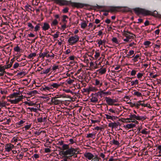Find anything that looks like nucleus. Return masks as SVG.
Returning <instances> with one entry per match:
<instances>
[{"label": "nucleus", "instance_id": "nucleus-47", "mask_svg": "<svg viewBox=\"0 0 161 161\" xmlns=\"http://www.w3.org/2000/svg\"><path fill=\"white\" fill-rule=\"evenodd\" d=\"M28 108L30 109L31 112H36L37 111V109L36 108L29 107Z\"/></svg>", "mask_w": 161, "mask_h": 161}, {"label": "nucleus", "instance_id": "nucleus-39", "mask_svg": "<svg viewBox=\"0 0 161 161\" xmlns=\"http://www.w3.org/2000/svg\"><path fill=\"white\" fill-rule=\"evenodd\" d=\"M40 23H38L36 25L35 27V31L36 32L40 29Z\"/></svg>", "mask_w": 161, "mask_h": 161}, {"label": "nucleus", "instance_id": "nucleus-7", "mask_svg": "<svg viewBox=\"0 0 161 161\" xmlns=\"http://www.w3.org/2000/svg\"><path fill=\"white\" fill-rule=\"evenodd\" d=\"M105 99L106 103L109 105H113L114 103L117 102L116 99H112L109 97H106Z\"/></svg>", "mask_w": 161, "mask_h": 161}, {"label": "nucleus", "instance_id": "nucleus-46", "mask_svg": "<svg viewBox=\"0 0 161 161\" xmlns=\"http://www.w3.org/2000/svg\"><path fill=\"white\" fill-rule=\"evenodd\" d=\"M144 73H139L137 75V77L138 79H140L142 78Z\"/></svg>", "mask_w": 161, "mask_h": 161}, {"label": "nucleus", "instance_id": "nucleus-16", "mask_svg": "<svg viewBox=\"0 0 161 161\" xmlns=\"http://www.w3.org/2000/svg\"><path fill=\"white\" fill-rule=\"evenodd\" d=\"M50 28L49 25L46 22L43 23V25L42 27V30L44 31L48 30Z\"/></svg>", "mask_w": 161, "mask_h": 161}, {"label": "nucleus", "instance_id": "nucleus-19", "mask_svg": "<svg viewBox=\"0 0 161 161\" xmlns=\"http://www.w3.org/2000/svg\"><path fill=\"white\" fill-rule=\"evenodd\" d=\"M93 94H92V98L91 99V102L93 103H95L98 101L97 96H94Z\"/></svg>", "mask_w": 161, "mask_h": 161}, {"label": "nucleus", "instance_id": "nucleus-44", "mask_svg": "<svg viewBox=\"0 0 161 161\" xmlns=\"http://www.w3.org/2000/svg\"><path fill=\"white\" fill-rule=\"evenodd\" d=\"M90 60H91V59L90 57H88L85 59H84V62L87 64H88L89 63Z\"/></svg>", "mask_w": 161, "mask_h": 161}, {"label": "nucleus", "instance_id": "nucleus-3", "mask_svg": "<svg viewBox=\"0 0 161 161\" xmlns=\"http://www.w3.org/2000/svg\"><path fill=\"white\" fill-rule=\"evenodd\" d=\"M133 10L135 13L138 15L142 14L144 15H147L150 14V11L140 8H135L133 9Z\"/></svg>", "mask_w": 161, "mask_h": 161}, {"label": "nucleus", "instance_id": "nucleus-24", "mask_svg": "<svg viewBox=\"0 0 161 161\" xmlns=\"http://www.w3.org/2000/svg\"><path fill=\"white\" fill-rule=\"evenodd\" d=\"M61 86V84L59 83H53L50 85L53 88H53H58Z\"/></svg>", "mask_w": 161, "mask_h": 161}, {"label": "nucleus", "instance_id": "nucleus-27", "mask_svg": "<svg viewBox=\"0 0 161 161\" xmlns=\"http://www.w3.org/2000/svg\"><path fill=\"white\" fill-rule=\"evenodd\" d=\"M50 70H51V68H48L46 70H43L40 73V74L42 75L48 74L50 72Z\"/></svg>", "mask_w": 161, "mask_h": 161}, {"label": "nucleus", "instance_id": "nucleus-17", "mask_svg": "<svg viewBox=\"0 0 161 161\" xmlns=\"http://www.w3.org/2000/svg\"><path fill=\"white\" fill-rule=\"evenodd\" d=\"M5 70L4 66H0V77L3 76L6 73Z\"/></svg>", "mask_w": 161, "mask_h": 161}, {"label": "nucleus", "instance_id": "nucleus-22", "mask_svg": "<svg viewBox=\"0 0 161 161\" xmlns=\"http://www.w3.org/2000/svg\"><path fill=\"white\" fill-rule=\"evenodd\" d=\"M106 71V68H101L97 70L99 73L101 75L104 74Z\"/></svg>", "mask_w": 161, "mask_h": 161}, {"label": "nucleus", "instance_id": "nucleus-8", "mask_svg": "<svg viewBox=\"0 0 161 161\" xmlns=\"http://www.w3.org/2000/svg\"><path fill=\"white\" fill-rule=\"evenodd\" d=\"M76 152L75 150L73 148H71L65 151L64 152L65 155H70V156H72L74 154H75Z\"/></svg>", "mask_w": 161, "mask_h": 161}, {"label": "nucleus", "instance_id": "nucleus-62", "mask_svg": "<svg viewBox=\"0 0 161 161\" xmlns=\"http://www.w3.org/2000/svg\"><path fill=\"white\" fill-rule=\"evenodd\" d=\"M31 6L30 5L27 4V5L25 6V9H26L27 11H29V9H30V8L31 7Z\"/></svg>", "mask_w": 161, "mask_h": 161}, {"label": "nucleus", "instance_id": "nucleus-32", "mask_svg": "<svg viewBox=\"0 0 161 161\" xmlns=\"http://www.w3.org/2000/svg\"><path fill=\"white\" fill-rule=\"evenodd\" d=\"M150 14H149L148 15H151L154 17H158V12L156 11H154L153 12H151L150 11Z\"/></svg>", "mask_w": 161, "mask_h": 161}, {"label": "nucleus", "instance_id": "nucleus-38", "mask_svg": "<svg viewBox=\"0 0 161 161\" xmlns=\"http://www.w3.org/2000/svg\"><path fill=\"white\" fill-rule=\"evenodd\" d=\"M36 55V53H32L30 54L27 57L29 59H31L33 57H35Z\"/></svg>", "mask_w": 161, "mask_h": 161}, {"label": "nucleus", "instance_id": "nucleus-45", "mask_svg": "<svg viewBox=\"0 0 161 161\" xmlns=\"http://www.w3.org/2000/svg\"><path fill=\"white\" fill-rule=\"evenodd\" d=\"M117 10V8L115 7H112L108 10L109 12H114Z\"/></svg>", "mask_w": 161, "mask_h": 161}, {"label": "nucleus", "instance_id": "nucleus-10", "mask_svg": "<svg viewBox=\"0 0 161 161\" xmlns=\"http://www.w3.org/2000/svg\"><path fill=\"white\" fill-rule=\"evenodd\" d=\"M133 35L132 34H130L129 32H127L125 33V36H126V38L124 39V41L126 42H128L130 41V39L133 38L134 37L133 36Z\"/></svg>", "mask_w": 161, "mask_h": 161}, {"label": "nucleus", "instance_id": "nucleus-4", "mask_svg": "<svg viewBox=\"0 0 161 161\" xmlns=\"http://www.w3.org/2000/svg\"><path fill=\"white\" fill-rule=\"evenodd\" d=\"M79 38L80 37L77 35L70 36L68 40L69 45H73L75 44L79 41Z\"/></svg>", "mask_w": 161, "mask_h": 161}, {"label": "nucleus", "instance_id": "nucleus-57", "mask_svg": "<svg viewBox=\"0 0 161 161\" xmlns=\"http://www.w3.org/2000/svg\"><path fill=\"white\" fill-rule=\"evenodd\" d=\"M75 57L73 55L69 56L68 58L70 60L74 61Z\"/></svg>", "mask_w": 161, "mask_h": 161}, {"label": "nucleus", "instance_id": "nucleus-36", "mask_svg": "<svg viewBox=\"0 0 161 161\" xmlns=\"http://www.w3.org/2000/svg\"><path fill=\"white\" fill-rule=\"evenodd\" d=\"M68 17L66 15H63V16L62 21L64 23H66L67 22V20Z\"/></svg>", "mask_w": 161, "mask_h": 161}, {"label": "nucleus", "instance_id": "nucleus-30", "mask_svg": "<svg viewBox=\"0 0 161 161\" xmlns=\"http://www.w3.org/2000/svg\"><path fill=\"white\" fill-rule=\"evenodd\" d=\"M134 54V51L133 50H130L128 54H127V57L128 58H131V57H130V56L133 55ZM134 55H133L132 57H133Z\"/></svg>", "mask_w": 161, "mask_h": 161}, {"label": "nucleus", "instance_id": "nucleus-37", "mask_svg": "<svg viewBox=\"0 0 161 161\" xmlns=\"http://www.w3.org/2000/svg\"><path fill=\"white\" fill-rule=\"evenodd\" d=\"M87 25L85 21H83L81 24V27L82 29H85Z\"/></svg>", "mask_w": 161, "mask_h": 161}, {"label": "nucleus", "instance_id": "nucleus-34", "mask_svg": "<svg viewBox=\"0 0 161 161\" xmlns=\"http://www.w3.org/2000/svg\"><path fill=\"white\" fill-rule=\"evenodd\" d=\"M90 67L92 69H96L97 68V65H95L93 62H92V61L90 63Z\"/></svg>", "mask_w": 161, "mask_h": 161}, {"label": "nucleus", "instance_id": "nucleus-13", "mask_svg": "<svg viewBox=\"0 0 161 161\" xmlns=\"http://www.w3.org/2000/svg\"><path fill=\"white\" fill-rule=\"evenodd\" d=\"M95 94L99 95L101 96H108L111 94V92L110 91H107L105 92L103 91H101L100 92H97Z\"/></svg>", "mask_w": 161, "mask_h": 161}, {"label": "nucleus", "instance_id": "nucleus-12", "mask_svg": "<svg viewBox=\"0 0 161 161\" xmlns=\"http://www.w3.org/2000/svg\"><path fill=\"white\" fill-rule=\"evenodd\" d=\"M95 83L94 85L98 87H100L103 85L102 80L99 79H96L94 80Z\"/></svg>", "mask_w": 161, "mask_h": 161}, {"label": "nucleus", "instance_id": "nucleus-58", "mask_svg": "<svg viewBox=\"0 0 161 161\" xmlns=\"http://www.w3.org/2000/svg\"><path fill=\"white\" fill-rule=\"evenodd\" d=\"M13 97H14L15 98L17 97H19V93L18 92H14L13 94H12Z\"/></svg>", "mask_w": 161, "mask_h": 161}, {"label": "nucleus", "instance_id": "nucleus-59", "mask_svg": "<svg viewBox=\"0 0 161 161\" xmlns=\"http://www.w3.org/2000/svg\"><path fill=\"white\" fill-rule=\"evenodd\" d=\"M136 71L135 70H132L131 72L130 75L132 76L135 75L136 73Z\"/></svg>", "mask_w": 161, "mask_h": 161}, {"label": "nucleus", "instance_id": "nucleus-2", "mask_svg": "<svg viewBox=\"0 0 161 161\" xmlns=\"http://www.w3.org/2000/svg\"><path fill=\"white\" fill-rule=\"evenodd\" d=\"M54 2L60 5H71L76 7H78V4L77 3H73L70 1L65 0H52Z\"/></svg>", "mask_w": 161, "mask_h": 161}, {"label": "nucleus", "instance_id": "nucleus-60", "mask_svg": "<svg viewBox=\"0 0 161 161\" xmlns=\"http://www.w3.org/2000/svg\"><path fill=\"white\" fill-rule=\"evenodd\" d=\"M151 43V42H150L149 41H146L144 42V45L145 46H149Z\"/></svg>", "mask_w": 161, "mask_h": 161}, {"label": "nucleus", "instance_id": "nucleus-42", "mask_svg": "<svg viewBox=\"0 0 161 161\" xmlns=\"http://www.w3.org/2000/svg\"><path fill=\"white\" fill-rule=\"evenodd\" d=\"M100 158L97 156V155H96L95 156L92 158L91 161H99Z\"/></svg>", "mask_w": 161, "mask_h": 161}, {"label": "nucleus", "instance_id": "nucleus-20", "mask_svg": "<svg viewBox=\"0 0 161 161\" xmlns=\"http://www.w3.org/2000/svg\"><path fill=\"white\" fill-rule=\"evenodd\" d=\"M48 53L49 52H44L43 53H40L39 54V57L40 58H42V59H43L45 57H47V58H48L49 57H48V56L49 55V54H48Z\"/></svg>", "mask_w": 161, "mask_h": 161}, {"label": "nucleus", "instance_id": "nucleus-26", "mask_svg": "<svg viewBox=\"0 0 161 161\" xmlns=\"http://www.w3.org/2000/svg\"><path fill=\"white\" fill-rule=\"evenodd\" d=\"M140 59V56L139 54L136 55L132 59V60L134 63L137 62L138 60V59Z\"/></svg>", "mask_w": 161, "mask_h": 161}, {"label": "nucleus", "instance_id": "nucleus-25", "mask_svg": "<svg viewBox=\"0 0 161 161\" xmlns=\"http://www.w3.org/2000/svg\"><path fill=\"white\" fill-rule=\"evenodd\" d=\"M59 69V66L58 65L54 64L52 67V70L54 72L56 71L57 70H58Z\"/></svg>", "mask_w": 161, "mask_h": 161}, {"label": "nucleus", "instance_id": "nucleus-64", "mask_svg": "<svg viewBox=\"0 0 161 161\" xmlns=\"http://www.w3.org/2000/svg\"><path fill=\"white\" fill-rule=\"evenodd\" d=\"M37 121L38 122H43V119L42 117H40L37 119Z\"/></svg>", "mask_w": 161, "mask_h": 161}, {"label": "nucleus", "instance_id": "nucleus-43", "mask_svg": "<svg viewBox=\"0 0 161 161\" xmlns=\"http://www.w3.org/2000/svg\"><path fill=\"white\" fill-rule=\"evenodd\" d=\"M58 23V22L56 19H54L52 22L51 25H56Z\"/></svg>", "mask_w": 161, "mask_h": 161}, {"label": "nucleus", "instance_id": "nucleus-53", "mask_svg": "<svg viewBox=\"0 0 161 161\" xmlns=\"http://www.w3.org/2000/svg\"><path fill=\"white\" fill-rule=\"evenodd\" d=\"M97 44L98 45L99 47H100L101 45H103L102 40H97Z\"/></svg>", "mask_w": 161, "mask_h": 161}, {"label": "nucleus", "instance_id": "nucleus-18", "mask_svg": "<svg viewBox=\"0 0 161 161\" xmlns=\"http://www.w3.org/2000/svg\"><path fill=\"white\" fill-rule=\"evenodd\" d=\"M111 114V113H108V114H105V118L107 119H110L112 120H113L114 119H115V117L114 116H111L110 115Z\"/></svg>", "mask_w": 161, "mask_h": 161}, {"label": "nucleus", "instance_id": "nucleus-50", "mask_svg": "<svg viewBox=\"0 0 161 161\" xmlns=\"http://www.w3.org/2000/svg\"><path fill=\"white\" fill-rule=\"evenodd\" d=\"M95 134L94 133H89L88 134H87L86 137H91L93 138L95 137Z\"/></svg>", "mask_w": 161, "mask_h": 161}, {"label": "nucleus", "instance_id": "nucleus-40", "mask_svg": "<svg viewBox=\"0 0 161 161\" xmlns=\"http://www.w3.org/2000/svg\"><path fill=\"white\" fill-rule=\"evenodd\" d=\"M12 65V63L10 62L9 64H8L7 65H4V68L6 69H8L10 68Z\"/></svg>", "mask_w": 161, "mask_h": 161}, {"label": "nucleus", "instance_id": "nucleus-41", "mask_svg": "<svg viewBox=\"0 0 161 161\" xmlns=\"http://www.w3.org/2000/svg\"><path fill=\"white\" fill-rule=\"evenodd\" d=\"M130 84L131 86L137 85L138 84V80H136L135 81H131Z\"/></svg>", "mask_w": 161, "mask_h": 161}, {"label": "nucleus", "instance_id": "nucleus-52", "mask_svg": "<svg viewBox=\"0 0 161 161\" xmlns=\"http://www.w3.org/2000/svg\"><path fill=\"white\" fill-rule=\"evenodd\" d=\"M19 66V64L18 63L16 62L14 64L13 68L14 69H16Z\"/></svg>", "mask_w": 161, "mask_h": 161}, {"label": "nucleus", "instance_id": "nucleus-5", "mask_svg": "<svg viewBox=\"0 0 161 161\" xmlns=\"http://www.w3.org/2000/svg\"><path fill=\"white\" fill-rule=\"evenodd\" d=\"M61 96H62L60 95L58 97V96L57 95L56 96L52 97L51 100V104L57 105L61 103L62 101L60 100L57 99V98L60 97Z\"/></svg>", "mask_w": 161, "mask_h": 161}, {"label": "nucleus", "instance_id": "nucleus-14", "mask_svg": "<svg viewBox=\"0 0 161 161\" xmlns=\"http://www.w3.org/2000/svg\"><path fill=\"white\" fill-rule=\"evenodd\" d=\"M14 147V146L13 145L10 143L8 144L5 146V149L6 151L9 152L11 151Z\"/></svg>", "mask_w": 161, "mask_h": 161}, {"label": "nucleus", "instance_id": "nucleus-49", "mask_svg": "<svg viewBox=\"0 0 161 161\" xmlns=\"http://www.w3.org/2000/svg\"><path fill=\"white\" fill-rule=\"evenodd\" d=\"M18 141V139L17 137H14L12 138V139L11 141V142H14V143H15L17 142Z\"/></svg>", "mask_w": 161, "mask_h": 161}, {"label": "nucleus", "instance_id": "nucleus-28", "mask_svg": "<svg viewBox=\"0 0 161 161\" xmlns=\"http://www.w3.org/2000/svg\"><path fill=\"white\" fill-rule=\"evenodd\" d=\"M6 105H8L6 101H0V107H5Z\"/></svg>", "mask_w": 161, "mask_h": 161}, {"label": "nucleus", "instance_id": "nucleus-55", "mask_svg": "<svg viewBox=\"0 0 161 161\" xmlns=\"http://www.w3.org/2000/svg\"><path fill=\"white\" fill-rule=\"evenodd\" d=\"M31 125L30 124L26 125L24 127L25 130H28L29 128H31Z\"/></svg>", "mask_w": 161, "mask_h": 161}, {"label": "nucleus", "instance_id": "nucleus-6", "mask_svg": "<svg viewBox=\"0 0 161 161\" xmlns=\"http://www.w3.org/2000/svg\"><path fill=\"white\" fill-rule=\"evenodd\" d=\"M23 99V96L21 95L15 98L14 99H8V101L11 104H16L18 103Z\"/></svg>", "mask_w": 161, "mask_h": 161}, {"label": "nucleus", "instance_id": "nucleus-29", "mask_svg": "<svg viewBox=\"0 0 161 161\" xmlns=\"http://www.w3.org/2000/svg\"><path fill=\"white\" fill-rule=\"evenodd\" d=\"M111 144L114 145H117L118 146L119 145V143L117 140H115L114 139L110 141Z\"/></svg>", "mask_w": 161, "mask_h": 161}, {"label": "nucleus", "instance_id": "nucleus-61", "mask_svg": "<svg viewBox=\"0 0 161 161\" xmlns=\"http://www.w3.org/2000/svg\"><path fill=\"white\" fill-rule=\"evenodd\" d=\"M18 75H20V76H24L25 75V73L24 72H21L18 73Z\"/></svg>", "mask_w": 161, "mask_h": 161}, {"label": "nucleus", "instance_id": "nucleus-33", "mask_svg": "<svg viewBox=\"0 0 161 161\" xmlns=\"http://www.w3.org/2000/svg\"><path fill=\"white\" fill-rule=\"evenodd\" d=\"M74 81L75 80H71L70 78L66 80L67 84L70 85L73 84L74 82Z\"/></svg>", "mask_w": 161, "mask_h": 161}, {"label": "nucleus", "instance_id": "nucleus-56", "mask_svg": "<svg viewBox=\"0 0 161 161\" xmlns=\"http://www.w3.org/2000/svg\"><path fill=\"white\" fill-rule=\"evenodd\" d=\"M69 9L68 8L66 7L62 11L63 13H66L68 12Z\"/></svg>", "mask_w": 161, "mask_h": 161}, {"label": "nucleus", "instance_id": "nucleus-11", "mask_svg": "<svg viewBox=\"0 0 161 161\" xmlns=\"http://www.w3.org/2000/svg\"><path fill=\"white\" fill-rule=\"evenodd\" d=\"M84 157L89 160H92L94 157V155L91 153L86 152L84 154Z\"/></svg>", "mask_w": 161, "mask_h": 161}, {"label": "nucleus", "instance_id": "nucleus-51", "mask_svg": "<svg viewBox=\"0 0 161 161\" xmlns=\"http://www.w3.org/2000/svg\"><path fill=\"white\" fill-rule=\"evenodd\" d=\"M136 125L135 124H128L127 125V126L128 128H133Z\"/></svg>", "mask_w": 161, "mask_h": 161}, {"label": "nucleus", "instance_id": "nucleus-9", "mask_svg": "<svg viewBox=\"0 0 161 161\" xmlns=\"http://www.w3.org/2000/svg\"><path fill=\"white\" fill-rule=\"evenodd\" d=\"M85 92L89 93L91 92H96L98 91V89L95 86H90L88 88L85 89Z\"/></svg>", "mask_w": 161, "mask_h": 161}, {"label": "nucleus", "instance_id": "nucleus-35", "mask_svg": "<svg viewBox=\"0 0 161 161\" xmlns=\"http://www.w3.org/2000/svg\"><path fill=\"white\" fill-rule=\"evenodd\" d=\"M14 50L15 52L18 53L20 52L21 49L18 45H17L14 48Z\"/></svg>", "mask_w": 161, "mask_h": 161}, {"label": "nucleus", "instance_id": "nucleus-48", "mask_svg": "<svg viewBox=\"0 0 161 161\" xmlns=\"http://www.w3.org/2000/svg\"><path fill=\"white\" fill-rule=\"evenodd\" d=\"M112 41L113 42L115 43L116 44H119V42L117 38L116 37H113L112 40Z\"/></svg>", "mask_w": 161, "mask_h": 161}, {"label": "nucleus", "instance_id": "nucleus-1", "mask_svg": "<svg viewBox=\"0 0 161 161\" xmlns=\"http://www.w3.org/2000/svg\"><path fill=\"white\" fill-rule=\"evenodd\" d=\"M129 118L126 119V120H130L131 122L136 124H138V122L136 120H142L145 119L146 118V116H140L138 115H136L135 114H130L129 115Z\"/></svg>", "mask_w": 161, "mask_h": 161}, {"label": "nucleus", "instance_id": "nucleus-15", "mask_svg": "<svg viewBox=\"0 0 161 161\" xmlns=\"http://www.w3.org/2000/svg\"><path fill=\"white\" fill-rule=\"evenodd\" d=\"M53 90V88L50 85L49 86H42L41 88V90L42 91H44L45 92L47 91H52V90Z\"/></svg>", "mask_w": 161, "mask_h": 161}, {"label": "nucleus", "instance_id": "nucleus-63", "mask_svg": "<svg viewBox=\"0 0 161 161\" xmlns=\"http://www.w3.org/2000/svg\"><path fill=\"white\" fill-rule=\"evenodd\" d=\"M108 112H109V113H115V111L112 108H110L108 109Z\"/></svg>", "mask_w": 161, "mask_h": 161}, {"label": "nucleus", "instance_id": "nucleus-31", "mask_svg": "<svg viewBox=\"0 0 161 161\" xmlns=\"http://www.w3.org/2000/svg\"><path fill=\"white\" fill-rule=\"evenodd\" d=\"M100 53L99 50H97L95 52L94 57L96 59H97L100 56Z\"/></svg>", "mask_w": 161, "mask_h": 161}, {"label": "nucleus", "instance_id": "nucleus-21", "mask_svg": "<svg viewBox=\"0 0 161 161\" xmlns=\"http://www.w3.org/2000/svg\"><path fill=\"white\" fill-rule=\"evenodd\" d=\"M118 126V124L115 122H111L108 124V126L111 127L112 129L116 128Z\"/></svg>", "mask_w": 161, "mask_h": 161}, {"label": "nucleus", "instance_id": "nucleus-54", "mask_svg": "<svg viewBox=\"0 0 161 161\" xmlns=\"http://www.w3.org/2000/svg\"><path fill=\"white\" fill-rule=\"evenodd\" d=\"M52 36L53 37V39H56L58 38L59 36V35L58 34V32H56V33L54 34Z\"/></svg>", "mask_w": 161, "mask_h": 161}, {"label": "nucleus", "instance_id": "nucleus-23", "mask_svg": "<svg viewBox=\"0 0 161 161\" xmlns=\"http://www.w3.org/2000/svg\"><path fill=\"white\" fill-rule=\"evenodd\" d=\"M132 94L134 96H136L138 97H140L142 96L141 93L135 90H134Z\"/></svg>", "mask_w": 161, "mask_h": 161}]
</instances>
